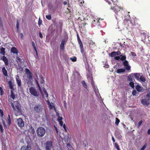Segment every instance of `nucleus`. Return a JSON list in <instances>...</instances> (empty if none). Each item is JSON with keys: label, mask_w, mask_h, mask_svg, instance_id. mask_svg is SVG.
<instances>
[{"label": "nucleus", "mask_w": 150, "mask_h": 150, "mask_svg": "<svg viewBox=\"0 0 150 150\" xmlns=\"http://www.w3.org/2000/svg\"><path fill=\"white\" fill-rule=\"evenodd\" d=\"M46 18L48 20H50L51 19V15L50 14L46 16Z\"/></svg>", "instance_id": "31"}, {"label": "nucleus", "mask_w": 150, "mask_h": 150, "mask_svg": "<svg viewBox=\"0 0 150 150\" xmlns=\"http://www.w3.org/2000/svg\"><path fill=\"white\" fill-rule=\"evenodd\" d=\"M26 73L28 74H30L31 73L30 70L26 68L25 69Z\"/></svg>", "instance_id": "43"}, {"label": "nucleus", "mask_w": 150, "mask_h": 150, "mask_svg": "<svg viewBox=\"0 0 150 150\" xmlns=\"http://www.w3.org/2000/svg\"><path fill=\"white\" fill-rule=\"evenodd\" d=\"M147 145V143H145V144L142 147L140 150H144L146 147Z\"/></svg>", "instance_id": "37"}, {"label": "nucleus", "mask_w": 150, "mask_h": 150, "mask_svg": "<svg viewBox=\"0 0 150 150\" xmlns=\"http://www.w3.org/2000/svg\"><path fill=\"white\" fill-rule=\"evenodd\" d=\"M36 133L37 135L40 137L43 136L45 133V130L42 127H39L36 130Z\"/></svg>", "instance_id": "5"}, {"label": "nucleus", "mask_w": 150, "mask_h": 150, "mask_svg": "<svg viewBox=\"0 0 150 150\" xmlns=\"http://www.w3.org/2000/svg\"><path fill=\"white\" fill-rule=\"evenodd\" d=\"M11 52L14 54H17L18 51L16 48L15 47H13L11 49Z\"/></svg>", "instance_id": "18"}, {"label": "nucleus", "mask_w": 150, "mask_h": 150, "mask_svg": "<svg viewBox=\"0 0 150 150\" xmlns=\"http://www.w3.org/2000/svg\"><path fill=\"white\" fill-rule=\"evenodd\" d=\"M106 1L109 4H111V3L108 0H106Z\"/></svg>", "instance_id": "60"}, {"label": "nucleus", "mask_w": 150, "mask_h": 150, "mask_svg": "<svg viewBox=\"0 0 150 150\" xmlns=\"http://www.w3.org/2000/svg\"><path fill=\"white\" fill-rule=\"evenodd\" d=\"M135 88L138 92H142V87L139 85H138L136 86Z\"/></svg>", "instance_id": "21"}, {"label": "nucleus", "mask_w": 150, "mask_h": 150, "mask_svg": "<svg viewBox=\"0 0 150 150\" xmlns=\"http://www.w3.org/2000/svg\"><path fill=\"white\" fill-rule=\"evenodd\" d=\"M30 132L33 134H34L35 133V131L33 127H31L30 128Z\"/></svg>", "instance_id": "38"}, {"label": "nucleus", "mask_w": 150, "mask_h": 150, "mask_svg": "<svg viewBox=\"0 0 150 150\" xmlns=\"http://www.w3.org/2000/svg\"><path fill=\"white\" fill-rule=\"evenodd\" d=\"M27 78L28 79L27 80V84H29L31 83L32 80L33 79V76L32 73L27 74Z\"/></svg>", "instance_id": "11"}, {"label": "nucleus", "mask_w": 150, "mask_h": 150, "mask_svg": "<svg viewBox=\"0 0 150 150\" xmlns=\"http://www.w3.org/2000/svg\"><path fill=\"white\" fill-rule=\"evenodd\" d=\"M13 90H11V94L10 96V98H12L13 100H8V103L12 107L14 111H16L15 112L16 116L22 114V110L21 108V105L18 101H13V100L15 98V94L13 93Z\"/></svg>", "instance_id": "1"}, {"label": "nucleus", "mask_w": 150, "mask_h": 150, "mask_svg": "<svg viewBox=\"0 0 150 150\" xmlns=\"http://www.w3.org/2000/svg\"><path fill=\"white\" fill-rule=\"evenodd\" d=\"M39 35L40 37V38L41 39L43 38V35H42L41 33L40 32H39Z\"/></svg>", "instance_id": "48"}, {"label": "nucleus", "mask_w": 150, "mask_h": 150, "mask_svg": "<svg viewBox=\"0 0 150 150\" xmlns=\"http://www.w3.org/2000/svg\"><path fill=\"white\" fill-rule=\"evenodd\" d=\"M43 109V107L41 105L39 104L36 105L34 107V111L37 113H41Z\"/></svg>", "instance_id": "7"}, {"label": "nucleus", "mask_w": 150, "mask_h": 150, "mask_svg": "<svg viewBox=\"0 0 150 150\" xmlns=\"http://www.w3.org/2000/svg\"><path fill=\"white\" fill-rule=\"evenodd\" d=\"M59 123L60 124V125L61 126H62V125H63V122L62 120L61 121H59Z\"/></svg>", "instance_id": "54"}, {"label": "nucleus", "mask_w": 150, "mask_h": 150, "mask_svg": "<svg viewBox=\"0 0 150 150\" xmlns=\"http://www.w3.org/2000/svg\"><path fill=\"white\" fill-rule=\"evenodd\" d=\"M143 121L142 120H141L138 123V127H139L142 124Z\"/></svg>", "instance_id": "49"}, {"label": "nucleus", "mask_w": 150, "mask_h": 150, "mask_svg": "<svg viewBox=\"0 0 150 150\" xmlns=\"http://www.w3.org/2000/svg\"><path fill=\"white\" fill-rule=\"evenodd\" d=\"M54 127L55 130L56 131L57 133V134L58 133V131L57 127L55 126H54Z\"/></svg>", "instance_id": "59"}, {"label": "nucleus", "mask_w": 150, "mask_h": 150, "mask_svg": "<svg viewBox=\"0 0 150 150\" xmlns=\"http://www.w3.org/2000/svg\"><path fill=\"white\" fill-rule=\"evenodd\" d=\"M131 54H132V55L134 56H136V54L134 52H131Z\"/></svg>", "instance_id": "58"}, {"label": "nucleus", "mask_w": 150, "mask_h": 150, "mask_svg": "<svg viewBox=\"0 0 150 150\" xmlns=\"http://www.w3.org/2000/svg\"><path fill=\"white\" fill-rule=\"evenodd\" d=\"M7 121L8 122V125H10L11 124V118L10 117V115H8V117L7 118Z\"/></svg>", "instance_id": "27"}, {"label": "nucleus", "mask_w": 150, "mask_h": 150, "mask_svg": "<svg viewBox=\"0 0 150 150\" xmlns=\"http://www.w3.org/2000/svg\"><path fill=\"white\" fill-rule=\"evenodd\" d=\"M77 40H81L80 39V38L79 37L78 34H77Z\"/></svg>", "instance_id": "62"}, {"label": "nucleus", "mask_w": 150, "mask_h": 150, "mask_svg": "<svg viewBox=\"0 0 150 150\" xmlns=\"http://www.w3.org/2000/svg\"><path fill=\"white\" fill-rule=\"evenodd\" d=\"M120 122V120L119 119H118L116 117V121L115 122V125H116L118 126L119 123Z\"/></svg>", "instance_id": "33"}, {"label": "nucleus", "mask_w": 150, "mask_h": 150, "mask_svg": "<svg viewBox=\"0 0 150 150\" xmlns=\"http://www.w3.org/2000/svg\"><path fill=\"white\" fill-rule=\"evenodd\" d=\"M79 44V47L80 49L81 52L83 54V57H84V63H88L87 58L85 53L83 54L84 51V48L82 42L81 40H78Z\"/></svg>", "instance_id": "3"}, {"label": "nucleus", "mask_w": 150, "mask_h": 150, "mask_svg": "<svg viewBox=\"0 0 150 150\" xmlns=\"http://www.w3.org/2000/svg\"><path fill=\"white\" fill-rule=\"evenodd\" d=\"M129 85L132 88L134 89V83L133 82H130L129 83Z\"/></svg>", "instance_id": "30"}, {"label": "nucleus", "mask_w": 150, "mask_h": 150, "mask_svg": "<svg viewBox=\"0 0 150 150\" xmlns=\"http://www.w3.org/2000/svg\"><path fill=\"white\" fill-rule=\"evenodd\" d=\"M91 85L92 86H94V82H93V79L92 78L91 79Z\"/></svg>", "instance_id": "53"}, {"label": "nucleus", "mask_w": 150, "mask_h": 150, "mask_svg": "<svg viewBox=\"0 0 150 150\" xmlns=\"http://www.w3.org/2000/svg\"><path fill=\"white\" fill-rule=\"evenodd\" d=\"M0 93L1 96H2L4 94V91L3 88L0 90Z\"/></svg>", "instance_id": "46"}, {"label": "nucleus", "mask_w": 150, "mask_h": 150, "mask_svg": "<svg viewBox=\"0 0 150 150\" xmlns=\"http://www.w3.org/2000/svg\"><path fill=\"white\" fill-rule=\"evenodd\" d=\"M147 133L148 134H150V128L148 130V132H147Z\"/></svg>", "instance_id": "64"}, {"label": "nucleus", "mask_w": 150, "mask_h": 150, "mask_svg": "<svg viewBox=\"0 0 150 150\" xmlns=\"http://www.w3.org/2000/svg\"><path fill=\"white\" fill-rule=\"evenodd\" d=\"M115 148L117 149V150H120V148L119 147V146L117 144V143H115Z\"/></svg>", "instance_id": "39"}, {"label": "nucleus", "mask_w": 150, "mask_h": 150, "mask_svg": "<svg viewBox=\"0 0 150 150\" xmlns=\"http://www.w3.org/2000/svg\"><path fill=\"white\" fill-rule=\"evenodd\" d=\"M59 23L60 25V26H61V28H62V25H63V23L62 21H59Z\"/></svg>", "instance_id": "52"}, {"label": "nucleus", "mask_w": 150, "mask_h": 150, "mask_svg": "<svg viewBox=\"0 0 150 150\" xmlns=\"http://www.w3.org/2000/svg\"><path fill=\"white\" fill-rule=\"evenodd\" d=\"M16 81L17 84L18 88V90H21L22 88L21 87V79L19 78L18 76H17L16 77Z\"/></svg>", "instance_id": "9"}, {"label": "nucleus", "mask_w": 150, "mask_h": 150, "mask_svg": "<svg viewBox=\"0 0 150 150\" xmlns=\"http://www.w3.org/2000/svg\"><path fill=\"white\" fill-rule=\"evenodd\" d=\"M42 21L40 20V19L39 18V20L38 21V24L39 26L42 24Z\"/></svg>", "instance_id": "50"}, {"label": "nucleus", "mask_w": 150, "mask_h": 150, "mask_svg": "<svg viewBox=\"0 0 150 150\" xmlns=\"http://www.w3.org/2000/svg\"><path fill=\"white\" fill-rule=\"evenodd\" d=\"M20 35L21 38H22L23 37V35L22 33H21L20 34Z\"/></svg>", "instance_id": "63"}, {"label": "nucleus", "mask_w": 150, "mask_h": 150, "mask_svg": "<svg viewBox=\"0 0 150 150\" xmlns=\"http://www.w3.org/2000/svg\"><path fill=\"white\" fill-rule=\"evenodd\" d=\"M112 140L113 141V142H115V140L113 137V136H112Z\"/></svg>", "instance_id": "61"}, {"label": "nucleus", "mask_w": 150, "mask_h": 150, "mask_svg": "<svg viewBox=\"0 0 150 150\" xmlns=\"http://www.w3.org/2000/svg\"><path fill=\"white\" fill-rule=\"evenodd\" d=\"M125 69H126L125 67V69H119L117 70V72L118 74H120L121 73H124L125 72Z\"/></svg>", "instance_id": "16"}, {"label": "nucleus", "mask_w": 150, "mask_h": 150, "mask_svg": "<svg viewBox=\"0 0 150 150\" xmlns=\"http://www.w3.org/2000/svg\"><path fill=\"white\" fill-rule=\"evenodd\" d=\"M114 59L117 60H118L119 59H120V56H116L114 57Z\"/></svg>", "instance_id": "44"}, {"label": "nucleus", "mask_w": 150, "mask_h": 150, "mask_svg": "<svg viewBox=\"0 0 150 150\" xmlns=\"http://www.w3.org/2000/svg\"><path fill=\"white\" fill-rule=\"evenodd\" d=\"M8 84L9 85V87L11 89V90H14V89L13 87V85L11 82L9 81L8 82Z\"/></svg>", "instance_id": "26"}, {"label": "nucleus", "mask_w": 150, "mask_h": 150, "mask_svg": "<svg viewBox=\"0 0 150 150\" xmlns=\"http://www.w3.org/2000/svg\"><path fill=\"white\" fill-rule=\"evenodd\" d=\"M40 83L41 84L44 83L45 81L44 80V78L42 76H40Z\"/></svg>", "instance_id": "25"}, {"label": "nucleus", "mask_w": 150, "mask_h": 150, "mask_svg": "<svg viewBox=\"0 0 150 150\" xmlns=\"http://www.w3.org/2000/svg\"><path fill=\"white\" fill-rule=\"evenodd\" d=\"M46 150H51L53 148V142L51 141H48L44 144Z\"/></svg>", "instance_id": "6"}, {"label": "nucleus", "mask_w": 150, "mask_h": 150, "mask_svg": "<svg viewBox=\"0 0 150 150\" xmlns=\"http://www.w3.org/2000/svg\"><path fill=\"white\" fill-rule=\"evenodd\" d=\"M134 77V74H131L129 75L128 76V80L130 81H132L133 80V77Z\"/></svg>", "instance_id": "24"}, {"label": "nucleus", "mask_w": 150, "mask_h": 150, "mask_svg": "<svg viewBox=\"0 0 150 150\" xmlns=\"http://www.w3.org/2000/svg\"><path fill=\"white\" fill-rule=\"evenodd\" d=\"M2 72L4 76H8L7 72L4 67L2 68Z\"/></svg>", "instance_id": "15"}, {"label": "nucleus", "mask_w": 150, "mask_h": 150, "mask_svg": "<svg viewBox=\"0 0 150 150\" xmlns=\"http://www.w3.org/2000/svg\"><path fill=\"white\" fill-rule=\"evenodd\" d=\"M133 74H134V76L135 77L136 79L137 80H139L140 79L139 77L140 76V74L135 73Z\"/></svg>", "instance_id": "20"}, {"label": "nucleus", "mask_w": 150, "mask_h": 150, "mask_svg": "<svg viewBox=\"0 0 150 150\" xmlns=\"http://www.w3.org/2000/svg\"><path fill=\"white\" fill-rule=\"evenodd\" d=\"M137 92L135 90H134L132 92V94L134 96H137Z\"/></svg>", "instance_id": "35"}, {"label": "nucleus", "mask_w": 150, "mask_h": 150, "mask_svg": "<svg viewBox=\"0 0 150 150\" xmlns=\"http://www.w3.org/2000/svg\"><path fill=\"white\" fill-rule=\"evenodd\" d=\"M63 127L65 131L67 132V130L66 129V126L65 124H64L63 125Z\"/></svg>", "instance_id": "56"}, {"label": "nucleus", "mask_w": 150, "mask_h": 150, "mask_svg": "<svg viewBox=\"0 0 150 150\" xmlns=\"http://www.w3.org/2000/svg\"><path fill=\"white\" fill-rule=\"evenodd\" d=\"M65 41L64 40H62L61 42V43L60 45V50H63L64 49V44L65 43Z\"/></svg>", "instance_id": "14"}, {"label": "nucleus", "mask_w": 150, "mask_h": 150, "mask_svg": "<svg viewBox=\"0 0 150 150\" xmlns=\"http://www.w3.org/2000/svg\"><path fill=\"white\" fill-rule=\"evenodd\" d=\"M42 89L43 91L44 94H42V95L43 96V98H44L45 97H47L48 96V94L47 92L46 89L44 88H43Z\"/></svg>", "instance_id": "17"}, {"label": "nucleus", "mask_w": 150, "mask_h": 150, "mask_svg": "<svg viewBox=\"0 0 150 150\" xmlns=\"http://www.w3.org/2000/svg\"><path fill=\"white\" fill-rule=\"evenodd\" d=\"M0 114L1 117H2L4 115L3 110L0 109Z\"/></svg>", "instance_id": "41"}, {"label": "nucleus", "mask_w": 150, "mask_h": 150, "mask_svg": "<svg viewBox=\"0 0 150 150\" xmlns=\"http://www.w3.org/2000/svg\"><path fill=\"white\" fill-rule=\"evenodd\" d=\"M146 96L148 98L149 100H150V92L147 93Z\"/></svg>", "instance_id": "47"}, {"label": "nucleus", "mask_w": 150, "mask_h": 150, "mask_svg": "<svg viewBox=\"0 0 150 150\" xmlns=\"http://www.w3.org/2000/svg\"><path fill=\"white\" fill-rule=\"evenodd\" d=\"M121 8L120 7H118V6H115L111 7V9L113 10L115 13H117L118 11H120Z\"/></svg>", "instance_id": "13"}, {"label": "nucleus", "mask_w": 150, "mask_h": 150, "mask_svg": "<svg viewBox=\"0 0 150 150\" xmlns=\"http://www.w3.org/2000/svg\"><path fill=\"white\" fill-rule=\"evenodd\" d=\"M16 26L17 29H18L19 28V23L18 21H17L16 25Z\"/></svg>", "instance_id": "57"}, {"label": "nucleus", "mask_w": 150, "mask_h": 150, "mask_svg": "<svg viewBox=\"0 0 150 150\" xmlns=\"http://www.w3.org/2000/svg\"><path fill=\"white\" fill-rule=\"evenodd\" d=\"M5 49L3 47H1L0 49V53L1 54L3 55L2 58V60L4 62L6 66L8 64V61L7 58L4 56L5 53Z\"/></svg>", "instance_id": "4"}, {"label": "nucleus", "mask_w": 150, "mask_h": 150, "mask_svg": "<svg viewBox=\"0 0 150 150\" xmlns=\"http://www.w3.org/2000/svg\"><path fill=\"white\" fill-rule=\"evenodd\" d=\"M70 59L73 62H75L76 61V57H74L73 58H70Z\"/></svg>", "instance_id": "40"}, {"label": "nucleus", "mask_w": 150, "mask_h": 150, "mask_svg": "<svg viewBox=\"0 0 150 150\" xmlns=\"http://www.w3.org/2000/svg\"><path fill=\"white\" fill-rule=\"evenodd\" d=\"M32 46L33 48H34L35 50V51L36 54H37L38 53H37V51L36 47V46L35 45V43L34 41H33L32 42Z\"/></svg>", "instance_id": "22"}, {"label": "nucleus", "mask_w": 150, "mask_h": 150, "mask_svg": "<svg viewBox=\"0 0 150 150\" xmlns=\"http://www.w3.org/2000/svg\"><path fill=\"white\" fill-rule=\"evenodd\" d=\"M109 56L112 57H115L117 56L116 54L115 51L112 52L111 53L109 54Z\"/></svg>", "instance_id": "23"}, {"label": "nucleus", "mask_w": 150, "mask_h": 150, "mask_svg": "<svg viewBox=\"0 0 150 150\" xmlns=\"http://www.w3.org/2000/svg\"><path fill=\"white\" fill-rule=\"evenodd\" d=\"M0 130L2 133L3 132L4 129H3L2 126L1 124H0Z\"/></svg>", "instance_id": "45"}, {"label": "nucleus", "mask_w": 150, "mask_h": 150, "mask_svg": "<svg viewBox=\"0 0 150 150\" xmlns=\"http://www.w3.org/2000/svg\"><path fill=\"white\" fill-rule=\"evenodd\" d=\"M143 105H148L149 104V101L146 99H143L141 101Z\"/></svg>", "instance_id": "19"}, {"label": "nucleus", "mask_w": 150, "mask_h": 150, "mask_svg": "<svg viewBox=\"0 0 150 150\" xmlns=\"http://www.w3.org/2000/svg\"><path fill=\"white\" fill-rule=\"evenodd\" d=\"M100 19H96V20H93L92 22L93 24H96V23H98L99 22L100 23L99 21V20Z\"/></svg>", "instance_id": "34"}, {"label": "nucleus", "mask_w": 150, "mask_h": 150, "mask_svg": "<svg viewBox=\"0 0 150 150\" xmlns=\"http://www.w3.org/2000/svg\"><path fill=\"white\" fill-rule=\"evenodd\" d=\"M116 54L117 55H120L121 57L120 60L123 61L122 64L125 67V69L126 70L131 71V66L129 65V63L128 61L126 60V56L125 55H122L121 54V52L119 51H118L117 52H115Z\"/></svg>", "instance_id": "2"}, {"label": "nucleus", "mask_w": 150, "mask_h": 150, "mask_svg": "<svg viewBox=\"0 0 150 150\" xmlns=\"http://www.w3.org/2000/svg\"><path fill=\"white\" fill-rule=\"evenodd\" d=\"M142 82H144L146 81V79L145 78L142 76H141L140 79H139Z\"/></svg>", "instance_id": "32"}, {"label": "nucleus", "mask_w": 150, "mask_h": 150, "mask_svg": "<svg viewBox=\"0 0 150 150\" xmlns=\"http://www.w3.org/2000/svg\"><path fill=\"white\" fill-rule=\"evenodd\" d=\"M30 92L31 94L35 97H38L39 93L34 87H31L29 88Z\"/></svg>", "instance_id": "8"}, {"label": "nucleus", "mask_w": 150, "mask_h": 150, "mask_svg": "<svg viewBox=\"0 0 150 150\" xmlns=\"http://www.w3.org/2000/svg\"><path fill=\"white\" fill-rule=\"evenodd\" d=\"M62 117H59L58 118V121H61L62 120Z\"/></svg>", "instance_id": "55"}, {"label": "nucleus", "mask_w": 150, "mask_h": 150, "mask_svg": "<svg viewBox=\"0 0 150 150\" xmlns=\"http://www.w3.org/2000/svg\"><path fill=\"white\" fill-rule=\"evenodd\" d=\"M17 62L20 63L21 62V59L20 58L18 57L17 58Z\"/></svg>", "instance_id": "51"}, {"label": "nucleus", "mask_w": 150, "mask_h": 150, "mask_svg": "<svg viewBox=\"0 0 150 150\" xmlns=\"http://www.w3.org/2000/svg\"><path fill=\"white\" fill-rule=\"evenodd\" d=\"M2 122L3 124L4 125V128L5 129L7 128V125H6V124L5 122V121H4V120H2Z\"/></svg>", "instance_id": "36"}, {"label": "nucleus", "mask_w": 150, "mask_h": 150, "mask_svg": "<svg viewBox=\"0 0 150 150\" xmlns=\"http://www.w3.org/2000/svg\"><path fill=\"white\" fill-rule=\"evenodd\" d=\"M81 83L83 85V86L86 89L87 88V85L86 84V83L83 80L81 82Z\"/></svg>", "instance_id": "28"}, {"label": "nucleus", "mask_w": 150, "mask_h": 150, "mask_svg": "<svg viewBox=\"0 0 150 150\" xmlns=\"http://www.w3.org/2000/svg\"><path fill=\"white\" fill-rule=\"evenodd\" d=\"M17 122L18 126L21 128L23 127L24 125V122L21 118L17 119Z\"/></svg>", "instance_id": "10"}, {"label": "nucleus", "mask_w": 150, "mask_h": 150, "mask_svg": "<svg viewBox=\"0 0 150 150\" xmlns=\"http://www.w3.org/2000/svg\"><path fill=\"white\" fill-rule=\"evenodd\" d=\"M140 33L141 34L144 36V37H145L146 36V33L145 31L143 30H141V31H140Z\"/></svg>", "instance_id": "29"}, {"label": "nucleus", "mask_w": 150, "mask_h": 150, "mask_svg": "<svg viewBox=\"0 0 150 150\" xmlns=\"http://www.w3.org/2000/svg\"><path fill=\"white\" fill-rule=\"evenodd\" d=\"M31 147L30 143H28L27 146H23L21 148V150H30L31 149Z\"/></svg>", "instance_id": "12"}, {"label": "nucleus", "mask_w": 150, "mask_h": 150, "mask_svg": "<svg viewBox=\"0 0 150 150\" xmlns=\"http://www.w3.org/2000/svg\"><path fill=\"white\" fill-rule=\"evenodd\" d=\"M36 83L37 84V85H38V88H39V89L40 90V91H41V87H40V86L38 82V81L36 80Z\"/></svg>", "instance_id": "42"}]
</instances>
